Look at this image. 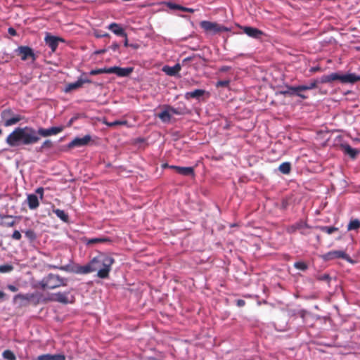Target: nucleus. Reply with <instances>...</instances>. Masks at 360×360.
<instances>
[{
    "mask_svg": "<svg viewBox=\"0 0 360 360\" xmlns=\"http://www.w3.org/2000/svg\"><path fill=\"white\" fill-rule=\"evenodd\" d=\"M2 356L7 360H16L15 355L12 351L9 349L4 351L2 353Z\"/></svg>",
    "mask_w": 360,
    "mask_h": 360,
    "instance_id": "31",
    "label": "nucleus"
},
{
    "mask_svg": "<svg viewBox=\"0 0 360 360\" xmlns=\"http://www.w3.org/2000/svg\"><path fill=\"white\" fill-rule=\"evenodd\" d=\"M21 237H22V236L19 231H18V230L14 231V232L13 233V235H12L13 239L19 240L21 238Z\"/></svg>",
    "mask_w": 360,
    "mask_h": 360,
    "instance_id": "40",
    "label": "nucleus"
},
{
    "mask_svg": "<svg viewBox=\"0 0 360 360\" xmlns=\"http://www.w3.org/2000/svg\"><path fill=\"white\" fill-rule=\"evenodd\" d=\"M53 212L60 220L64 222H68L69 216L64 210L55 209L53 210Z\"/></svg>",
    "mask_w": 360,
    "mask_h": 360,
    "instance_id": "24",
    "label": "nucleus"
},
{
    "mask_svg": "<svg viewBox=\"0 0 360 360\" xmlns=\"http://www.w3.org/2000/svg\"><path fill=\"white\" fill-rule=\"evenodd\" d=\"M63 127H52L48 129L40 127L37 130L31 127H17L6 139V143L11 147L20 145L35 144L40 140L39 136L48 137L63 131Z\"/></svg>",
    "mask_w": 360,
    "mask_h": 360,
    "instance_id": "1",
    "label": "nucleus"
},
{
    "mask_svg": "<svg viewBox=\"0 0 360 360\" xmlns=\"http://www.w3.org/2000/svg\"><path fill=\"white\" fill-rule=\"evenodd\" d=\"M91 80L88 78H79L75 82L68 84L65 89V92H70L72 90L79 89L83 86L85 83H91Z\"/></svg>",
    "mask_w": 360,
    "mask_h": 360,
    "instance_id": "14",
    "label": "nucleus"
},
{
    "mask_svg": "<svg viewBox=\"0 0 360 360\" xmlns=\"http://www.w3.org/2000/svg\"><path fill=\"white\" fill-rule=\"evenodd\" d=\"M181 11H184V12H188V13H193L195 11V10L193 8L184 7L183 6H181Z\"/></svg>",
    "mask_w": 360,
    "mask_h": 360,
    "instance_id": "45",
    "label": "nucleus"
},
{
    "mask_svg": "<svg viewBox=\"0 0 360 360\" xmlns=\"http://www.w3.org/2000/svg\"><path fill=\"white\" fill-rule=\"evenodd\" d=\"M115 259L112 257L101 253L93 257L89 263L84 266L79 264H68L60 266L50 265L49 266L51 269H59L77 274H87L97 271V276L100 278L105 279L109 277Z\"/></svg>",
    "mask_w": 360,
    "mask_h": 360,
    "instance_id": "2",
    "label": "nucleus"
},
{
    "mask_svg": "<svg viewBox=\"0 0 360 360\" xmlns=\"http://www.w3.org/2000/svg\"><path fill=\"white\" fill-rule=\"evenodd\" d=\"M317 240H320V236H317Z\"/></svg>",
    "mask_w": 360,
    "mask_h": 360,
    "instance_id": "61",
    "label": "nucleus"
},
{
    "mask_svg": "<svg viewBox=\"0 0 360 360\" xmlns=\"http://www.w3.org/2000/svg\"><path fill=\"white\" fill-rule=\"evenodd\" d=\"M68 292H58L53 293L49 300L66 304L69 302L68 297Z\"/></svg>",
    "mask_w": 360,
    "mask_h": 360,
    "instance_id": "15",
    "label": "nucleus"
},
{
    "mask_svg": "<svg viewBox=\"0 0 360 360\" xmlns=\"http://www.w3.org/2000/svg\"><path fill=\"white\" fill-rule=\"evenodd\" d=\"M335 80H339L344 84H353L359 81L360 77L356 76L355 74L340 75L337 72H334L328 75H323L319 81V83H330Z\"/></svg>",
    "mask_w": 360,
    "mask_h": 360,
    "instance_id": "4",
    "label": "nucleus"
},
{
    "mask_svg": "<svg viewBox=\"0 0 360 360\" xmlns=\"http://www.w3.org/2000/svg\"><path fill=\"white\" fill-rule=\"evenodd\" d=\"M170 168L174 169L178 174L183 176H194V169L192 167L171 165Z\"/></svg>",
    "mask_w": 360,
    "mask_h": 360,
    "instance_id": "16",
    "label": "nucleus"
},
{
    "mask_svg": "<svg viewBox=\"0 0 360 360\" xmlns=\"http://www.w3.org/2000/svg\"><path fill=\"white\" fill-rule=\"evenodd\" d=\"M236 304L238 307H244L245 304V301L243 300H238L236 301Z\"/></svg>",
    "mask_w": 360,
    "mask_h": 360,
    "instance_id": "48",
    "label": "nucleus"
},
{
    "mask_svg": "<svg viewBox=\"0 0 360 360\" xmlns=\"http://www.w3.org/2000/svg\"><path fill=\"white\" fill-rule=\"evenodd\" d=\"M279 171L283 174H288L291 171V165L288 162H283L278 167Z\"/></svg>",
    "mask_w": 360,
    "mask_h": 360,
    "instance_id": "27",
    "label": "nucleus"
},
{
    "mask_svg": "<svg viewBox=\"0 0 360 360\" xmlns=\"http://www.w3.org/2000/svg\"><path fill=\"white\" fill-rule=\"evenodd\" d=\"M91 141V136L89 134L85 135L82 138L77 137L70 141L67 148L71 149L75 147H82L86 146Z\"/></svg>",
    "mask_w": 360,
    "mask_h": 360,
    "instance_id": "12",
    "label": "nucleus"
},
{
    "mask_svg": "<svg viewBox=\"0 0 360 360\" xmlns=\"http://www.w3.org/2000/svg\"><path fill=\"white\" fill-rule=\"evenodd\" d=\"M23 119L24 117L18 114H15L10 108L5 109L1 112V122L6 127L15 125Z\"/></svg>",
    "mask_w": 360,
    "mask_h": 360,
    "instance_id": "5",
    "label": "nucleus"
},
{
    "mask_svg": "<svg viewBox=\"0 0 360 360\" xmlns=\"http://www.w3.org/2000/svg\"><path fill=\"white\" fill-rule=\"evenodd\" d=\"M112 240L109 238L106 237H101V238H94L89 239L86 241L87 245H94L98 243H110Z\"/></svg>",
    "mask_w": 360,
    "mask_h": 360,
    "instance_id": "25",
    "label": "nucleus"
},
{
    "mask_svg": "<svg viewBox=\"0 0 360 360\" xmlns=\"http://www.w3.org/2000/svg\"><path fill=\"white\" fill-rule=\"evenodd\" d=\"M205 94V91L203 89H195L193 91L186 92L184 97L187 100L191 98L200 99Z\"/></svg>",
    "mask_w": 360,
    "mask_h": 360,
    "instance_id": "21",
    "label": "nucleus"
},
{
    "mask_svg": "<svg viewBox=\"0 0 360 360\" xmlns=\"http://www.w3.org/2000/svg\"><path fill=\"white\" fill-rule=\"evenodd\" d=\"M158 117L164 122H168L171 120V114L169 110H165L158 114Z\"/></svg>",
    "mask_w": 360,
    "mask_h": 360,
    "instance_id": "26",
    "label": "nucleus"
},
{
    "mask_svg": "<svg viewBox=\"0 0 360 360\" xmlns=\"http://www.w3.org/2000/svg\"><path fill=\"white\" fill-rule=\"evenodd\" d=\"M230 81L227 80H220L218 81L216 84L217 87H227L229 85Z\"/></svg>",
    "mask_w": 360,
    "mask_h": 360,
    "instance_id": "38",
    "label": "nucleus"
},
{
    "mask_svg": "<svg viewBox=\"0 0 360 360\" xmlns=\"http://www.w3.org/2000/svg\"><path fill=\"white\" fill-rule=\"evenodd\" d=\"M295 268L299 270L305 271L307 269L308 266L304 262H297L294 264Z\"/></svg>",
    "mask_w": 360,
    "mask_h": 360,
    "instance_id": "35",
    "label": "nucleus"
},
{
    "mask_svg": "<svg viewBox=\"0 0 360 360\" xmlns=\"http://www.w3.org/2000/svg\"><path fill=\"white\" fill-rule=\"evenodd\" d=\"M2 134V131L1 129H0V135Z\"/></svg>",
    "mask_w": 360,
    "mask_h": 360,
    "instance_id": "62",
    "label": "nucleus"
},
{
    "mask_svg": "<svg viewBox=\"0 0 360 360\" xmlns=\"http://www.w3.org/2000/svg\"><path fill=\"white\" fill-rule=\"evenodd\" d=\"M44 41L51 49L52 52H55L58 46L59 42H65V39L62 37L53 36L47 33L44 37Z\"/></svg>",
    "mask_w": 360,
    "mask_h": 360,
    "instance_id": "11",
    "label": "nucleus"
},
{
    "mask_svg": "<svg viewBox=\"0 0 360 360\" xmlns=\"http://www.w3.org/2000/svg\"><path fill=\"white\" fill-rule=\"evenodd\" d=\"M7 288L11 292H17L18 290V288L13 285H8Z\"/></svg>",
    "mask_w": 360,
    "mask_h": 360,
    "instance_id": "49",
    "label": "nucleus"
},
{
    "mask_svg": "<svg viewBox=\"0 0 360 360\" xmlns=\"http://www.w3.org/2000/svg\"><path fill=\"white\" fill-rule=\"evenodd\" d=\"M290 86H288V89L285 91H281V94L283 95H296V92H293L291 89H289Z\"/></svg>",
    "mask_w": 360,
    "mask_h": 360,
    "instance_id": "41",
    "label": "nucleus"
},
{
    "mask_svg": "<svg viewBox=\"0 0 360 360\" xmlns=\"http://www.w3.org/2000/svg\"><path fill=\"white\" fill-rule=\"evenodd\" d=\"M200 27L207 34H217L224 32H229L230 28L215 22L202 20L200 22Z\"/></svg>",
    "mask_w": 360,
    "mask_h": 360,
    "instance_id": "6",
    "label": "nucleus"
},
{
    "mask_svg": "<svg viewBox=\"0 0 360 360\" xmlns=\"http://www.w3.org/2000/svg\"><path fill=\"white\" fill-rule=\"evenodd\" d=\"M103 123L108 127H116L118 125H126L127 124V121H126V120H122V121L116 120L114 122L105 121Z\"/></svg>",
    "mask_w": 360,
    "mask_h": 360,
    "instance_id": "30",
    "label": "nucleus"
},
{
    "mask_svg": "<svg viewBox=\"0 0 360 360\" xmlns=\"http://www.w3.org/2000/svg\"><path fill=\"white\" fill-rule=\"evenodd\" d=\"M8 32L11 36H15L17 34V32L13 27H9Z\"/></svg>",
    "mask_w": 360,
    "mask_h": 360,
    "instance_id": "47",
    "label": "nucleus"
},
{
    "mask_svg": "<svg viewBox=\"0 0 360 360\" xmlns=\"http://www.w3.org/2000/svg\"><path fill=\"white\" fill-rule=\"evenodd\" d=\"M15 221L12 220L11 221L7 222L6 225L8 226L12 227V226H13L15 225Z\"/></svg>",
    "mask_w": 360,
    "mask_h": 360,
    "instance_id": "51",
    "label": "nucleus"
},
{
    "mask_svg": "<svg viewBox=\"0 0 360 360\" xmlns=\"http://www.w3.org/2000/svg\"><path fill=\"white\" fill-rule=\"evenodd\" d=\"M162 70L169 76H175L177 75L179 71L181 70V65L177 63L175 65L170 67V66H165L162 69Z\"/></svg>",
    "mask_w": 360,
    "mask_h": 360,
    "instance_id": "22",
    "label": "nucleus"
},
{
    "mask_svg": "<svg viewBox=\"0 0 360 360\" xmlns=\"http://www.w3.org/2000/svg\"><path fill=\"white\" fill-rule=\"evenodd\" d=\"M319 70H320V68H319V67H314V68H312L311 69V72H316V71H319Z\"/></svg>",
    "mask_w": 360,
    "mask_h": 360,
    "instance_id": "54",
    "label": "nucleus"
},
{
    "mask_svg": "<svg viewBox=\"0 0 360 360\" xmlns=\"http://www.w3.org/2000/svg\"><path fill=\"white\" fill-rule=\"evenodd\" d=\"M318 84L319 80L314 79L307 84L290 86L289 89H291L293 92H296V96L302 98V99H306L307 98V96L302 94V91L315 89L317 87Z\"/></svg>",
    "mask_w": 360,
    "mask_h": 360,
    "instance_id": "7",
    "label": "nucleus"
},
{
    "mask_svg": "<svg viewBox=\"0 0 360 360\" xmlns=\"http://www.w3.org/2000/svg\"><path fill=\"white\" fill-rule=\"evenodd\" d=\"M243 32L245 33L249 37L259 39L263 34V32L260 30L252 27H243Z\"/></svg>",
    "mask_w": 360,
    "mask_h": 360,
    "instance_id": "17",
    "label": "nucleus"
},
{
    "mask_svg": "<svg viewBox=\"0 0 360 360\" xmlns=\"http://www.w3.org/2000/svg\"><path fill=\"white\" fill-rule=\"evenodd\" d=\"M37 360H51V354H46L40 355L37 357Z\"/></svg>",
    "mask_w": 360,
    "mask_h": 360,
    "instance_id": "42",
    "label": "nucleus"
},
{
    "mask_svg": "<svg viewBox=\"0 0 360 360\" xmlns=\"http://www.w3.org/2000/svg\"><path fill=\"white\" fill-rule=\"evenodd\" d=\"M356 49L357 51H360V46H356Z\"/></svg>",
    "mask_w": 360,
    "mask_h": 360,
    "instance_id": "60",
    "label": "nucleus"
},
{
    "mask_svg": "<svg viewBox=\"0 0 360 360\" xmlns=\"http://www.w3.org/2000/svg\"><path fill=\"white\" fill-rule=\"evenodd\" d=\"M162 167H170V166H169L167 164H165V165H162Z\"/></svg>",
    "mask_w": 360,
    "mask_h": 360,
    "instance_id": "59",
    "label": "nucleus"
},
{
    "mask_svg": "<svg viewBox=\"0 0 360 360\" xmlns=\"http://www.w3.org/2000/svg\"><path fill=\"white\" fill-rule=\"evenodd\" d=\"M315 228L328 235L333 234L339 230L338 227L328 226H317Z\"/></svg>",
    "mask_w": 360,
    "mask_h": 360,
    "instance_id": "23",
    "label": "nucleus"
},
{
    "mask_svg": "<svg viewBox=\"0 0 360 360\" xmlns=\"http://www.w3.org/2000/svg\"><path fill=\"white\" fill-rule=\"evenodd\" d=\"M27 201L30 210H35L39 206L38 198L34 194L27 195Z\"/></svg>",
    "mask_w": 360,
    "mask_h": 360,
    "instance_id": "20",
    "label": "nucleus"
},
{
    "mask_svg": "<svg viewBox=\"0 0 360 360\" xmlns=\"http://www.w3.org/2000/svg\"><path fill=\"white\" fill-rule=\"evenodd\" d=\"M310 228L311 226L307 222L301 220L288 227L287 232L294 233L297 231H300L301 234L307 235L309 234L308 229Z\"/></svg>",
    "mask_w": 360,
    "mask_h": 360,
    "instance_id": "8",
    "label": "nucleus"
},
{
    "mask_svg": "<svg viewBox=\"0 0 360 360\" xmlns=\"http://www.w3.org/2000/svg\"><path fill=\"white\" fill-rule=\"evenodd\" d=\"M44 191L42 187H39L35 191L36 193L39 195L40 199H43L44 198Z\"/></svg>",
    "mask_w": 360,
    "mask_h": 360,
    "instance_id": "43",
    "label": "nucleus"
},
{
    "mask_svg": "<svg viewBox=\"0 0 360 360\" xmlns=\"http://www.w3.org/2000/svg\"><path fill=\"white\" fill-rule=\"evenodd\" d=\"M108 28L117 36L127 37V33L124 32V29L116 22H112L108 25Z\"/></svg>",
    "mask_w": 360,
    "mask_h": 360,
    "instance_id": "18",
    "label": "nucleus"
},
{
    "mask_svg": "<svg viewBox=\"0 0 360 360\" xmlns=\"http://www.w3.org/2000/svg\"><path fill=\"white\" fill-rule=\"evenodd\" d=\"M16 53L20 56L22 60L31 58L33 61L37 58L33 50L27 46H20L16 49Z\"/></svg>",
    "mask_w": 360,
    "mask_h": 360,
    "instance_id": "10",
    "label": "nucleus"
},
{
    "mask_svg": "<svg viewBox=\"0 0 360 360\" xmlns=\"http://www.w3.org/2000/svg\"><path fill=\"white\" fill-rule=\"evenodd\" d=\"M104 52H105L104 50H101V51H97L98 53H104Z\"/></svg>",
    "mask_w": 360,
    "mask_h": 360,
    "instance_id": "58",
    "label": "nucleus"
},
{
    "mask_svg": "<svg viewBox=\"0 0 360 360\" xmlns=\"http://www.w3.org/2000/svg\"><path fill=\"white\" fill-rule=\"evenodd\" d=\"M66 357L64 354H51V360H65Z\"/></svg>",
    "mask_w": 360,
    "mask_h": 360,
    "instance_id": "39",
    "label": "nucleus"
},
{
    "mask_svg": "<svg viewBox=\"0 0 360 360\" xmlns=\"http://www.w3.org/2000/svg\"><path fill=\"white\" fill-rule=\"evenodd\" d=\"M325 261H329L337 258H341L346 261L351 262L350 257L342 250H333L330 251L322 256Z\"/></svg>",
    "mask_w": 360,
    "mask_h": 360,
    "instance_id": "9",
    "label": "nucleus"
},
{
    "mask_svg": "<svg viewBox=\"0 0 360 360\" xmlns=\"http://www.w3.org/2000/svg\"><path fill=\"white\" fill-rule=\"evenodd\" d=\"M13 269V266L11 264H4L0 266V272L1 273H8L11 271Z\"/></svg>",
    "mask_w": 360,
    "mask_h": 360,
    "instance_id": "36",
    "label": "nucleus"
},
{
    "mask_svg": "<svg viewBox=\"0 0 360 360\" xmlns=\"http://www.w3.org/2000/svg\"><path fill=\"white\" fill-rule=\"evenodd\" d=\"M103 73L108 74V68L92 70L89 72V75H96L103 74Z\"/></svg>",
    "mask_w": 360,
    "mask_h": 360,
    "instance_id": "32",
    "label": "nucleus"
},
{
    "mask_svg": "<svg viewBox=\"0 0 360 360\" xmlns=\"http://www.w3.org/2000/svg\"><path fill=\"white\" fill-rule=\"evenodd\" d=\"M340 147L344 153L348 155L352 159H355L359 153L358 150L352 148L349 144H341Z\"/></svg>",
    "mask_w": 360,
    "mask_h": 360,
    "instance_id": "19",
    "label": "nucleus"
},
{
    "mask_svg": "<svg viewBox=\"0 0 360 360\" xmlns=\"http://www.w3.org/2000/svg\"><path fill=\"white\" fill-rule=\"evenodd\" d=\"M192 60V57H187L186 58H184L183 60V63H186V62H188V61H191Z\"/></svg>",
    "mask_w": 360,
    "mask_h": 360,
    "instance_id": "53",
    "label": "nucleus"
},
{
    "mask_svg": "<svg viewBox=\"0 0 360 360\" xmlns=\"http://www.w3.org/2000/svg\"><path fill=\"white\" fill-rule=\"evenodd\" d=\"M119 47H120V45H119L117 43L114 42V43L111 45L110 49H111L112 51H117V50L119 49Z\"/></svg>",
    "mask_w": 360,
    "mask_h": 360,
    "instance_id": "50",
    "label": "nucleus"
},
{
    "mask_svg": "<svg viewBox=\"0 0 360 360\" xmlns=\"http://www.w3.org/2000/svg\"><path fill=\"white\" fill-rule=\"evenodd\" d=\"M133 71L132 68H120L117 66L108 68V74H116L119 77H127Z\"/></svg>",
    "mask_w": 360,
    "mask_h": 360,
    "instance_id": "13",
    "label": "nucleus"
},
{
    "mask_svg": "<svg viewBox=\"0 0 360 360\" xmlns=\"http://www.w3.org/2000/svg\"><path fill=\"white\" fill-rule=\"evenodd\" d=\"M53 147V143L51 140H45L39 148L40 151H43L44 149H49Z\"/></svg>",
    "mask_w": 360,
    "mask_h": 360,
    "instance_id": "33",
    "label": "nucleus"
},
{
    "mask_svg": "<svg viewBox=\"0 0 360 360\" xmlns=\"http://www.w3.org/2000/svg\"><path fill=\"white\" fill-rule=\"evenodd\" d=\"M360 228V221L357 219L351 220L347 225V230H357Z\"/></svg>",
    "mask_w": 360,
    "mask_h": 360,
    "instance_id": "28",
    "label": "nucleus"
},
{
    "mask_svg": "<svg viewBox=\"0 0 360 360\" xmlns=\"http://www.w3.org/2000/svg\"><path fill=\"white\" fill-rule=\"evenodd\" d=\"M125 38V40H124V45L125 46H128V39H127V37H124Z\"/></svg>",
    "mask_w": 360,
    "mask_h": 360,
    "instance_id": "55",
    "label": "nucleus"
},
{
    "mask_svg": "<svg viewBox=\"0 0 360 360\" xmlns=\"http://www.w3.org/2000/svg\"><path fill=\"white\" fill-rule=\"evenodd\" d=\"M25 236L31 241H33L37 238L35 232L32 229L27 230L25 232Z\"/></svg>",
    "mask_w": 360,
    "mask_h": 360,
    "instance_id": "34",
    "label": "nucleus"
},
{
    "mask_svg": "<svg viewBox=\"0 0 360 360\" xmlns=\"http://www.w3.org/2000/svg\"><path fill=\"white\" fill-rule=\"evenodd\" d=\"M4 218H12V216H10V215H6V216H2V217H1V219H4Z\"/></svg>",
    "mask_w": 360,
    "mask_h": 360,
    "instance_id": "56",
    "label": "nucleus"
},
{
    "mask_svg": "<svg viewBox=\"0 0 360 360\" xmlns=\"http://www.w3.org/2000/svg\"><path fill=\"white\" fill-rule=\"evenodd\" d=\"M68 278L60 276L59 274L49 273L41 281L34 285V288L42 290H54L60 287L67 285Z\"/></svg>",
    "mask_w": 360,
    "mask_h": 360,
    "instance_id": "3",
    "label": "nucleus"
},
{
    "mask_svg": "<svg viewBox=\"0 0 360 360\" xmlns=\"http://www.w3.org/2000/svg\"><path fill=\"white\" fill-rule=\"evenodd\" d=\"M34 296L35 295L33 293H32V294H25V295L18 294V295H15L14 300H16L18 299H20V300H22L30 301L32 299H33L34 297Z\"/></svg>",
    "mask_w": 360,
    "mask_h": 360,
    "instance_id": "29",
    "label": "nucleus"
},
{
    "mask_svg": "<svg viewBox=\"0 0 360 360\" xmlns=\"http://www.w3.org/2000/svg\"><path fill=\"white\" fill-rule=\"evenodd\" d=\"M167 6L172 10H179L181 11V6L172 2H166Z\"/></svg>",
    "mask_w": 360,
    "mask_h": 360,
    "instance_id": "37",
    "label": "nucleus"
},
{
    "mask_svg": "<svg viewBox=\"0 0 360 360\" xmlns=\"http://www.w3.org/2000/svg\"><path fill=\"white\" fill-rule=\"evenodd\" d=\"M167 108L169 110L170 112L174 115H180L181 112L177 109L173 107L168 106Z\"/></svg>",
    "mask_w": 360,
    "mask_h": 360,
    "instance_id": "44",
    "label": "nucleus"
},
{
    "mask_svg": "<svg viewBox=\"0 0 360 360\" xmlns=\"http://www.w3.org/2000/svg\"><path fill=\"white\" fill-rule=\"evenodd\" d=\"M319 279L320 281H328L330 280V277H329V275L328 274H323L322 276H320L319 277Z\"/></svg>",
    "mask_w": 360,
    "mask_h": 360,
    "instance_id": "46",
    "label": "nucleus"
},
{
    "mask_svg": "<svg viewBox=\"0 0 360 360\" xmlns=\"http://www.w3.org/2000/svg\"><path fill=\"white\" fill-rule=\"evenodd\" d=\"M6 297V294L0 290V301L3 300Z\"/></svg>",
    "mask_w": 360,
    "mask_h": 360,
    "instance_id": "52",
    "label": "nucleus"
},
{
    "mask_svg": "<svg viewBox=\"0 0 360 360\" xmlns=\"http://www.w3.org/2000/svg\"><path fill=\"white\" fill-rule=\"evenodd\" d=\"M108 34H102V35H97V37H105V36H108Z\"/></svg>",
    "mask_w": 360,
    "mask_h": 360,
    "instance_id": "57",
    "label": "nucleus"
}]
</instances>
